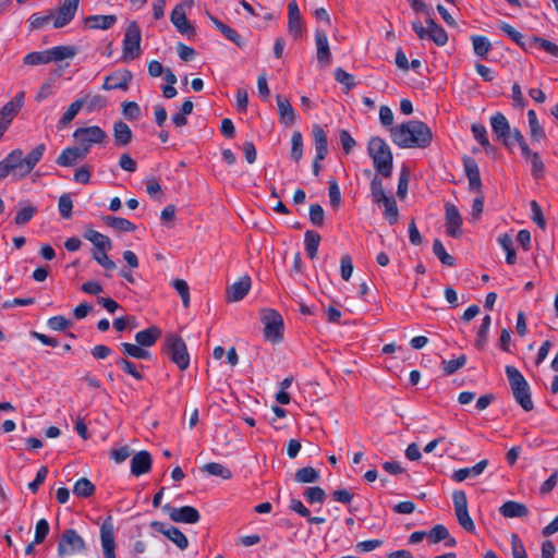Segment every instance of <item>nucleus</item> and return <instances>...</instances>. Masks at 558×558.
Listing matches in <instances>:
<instances>
[{
    "label": "nucleus",
    "instance_id": "1",
    "mask_svg": "<svg viewBox=\"0 0 558 558\" xmlns=\"http://www.w3.org/2000/svg\"><path fill=\"white\" fill-rule=\"evenodd\" d=\"M389 132L392 143L400 148H426L433 141L430 128L420 120L391 126Z\"/></svg>",
    "mask_w": 558,
    "mask_h": 558
},
{
    "label": "nucleus",
    "instance_id": "2",
    "mask_svg": "<svg viewBox=\"0 0 558 558\" xmlns=\"http://www.w3.org/2000/svg\"><path fill=\"white\" fill-rule=\"evenodd\" d=\"M367 154L373 160L376 172L384 178H390L393 170V155L386 141L379 136L371 137Z\"/></svg>",
    "mask_w": 558,
    "mask_h": 558
},
{
    "label": "nucleus",
    "instance_id": "3",
    "mask_svg": "<svg viewBox=\"0 0 558 558\" xmlns=\"http://www.w3.org/2000/svg\"><path fill=\"white\" fill-rule=\"evenodd\" d=\"M162 353L169 356L171 362L181 371H185L190 366V354L186 344L184 340L175 333H170L166 337Z\"/></svg>",
    "mask_w": 558,
    "mask_h": 558
},
{
    "label": "nucleus",
    "instance_id": "4",
    "mask_svg": "<svg viewBox=\"0 0 558 558\" xmlns=\"http://www.w3.org/2000/svg\"><path fill=\"white\" fill-rule=\"evenodd\" d=\"M260 320L264 324V338L271 342L281 341L284 330L281 314L274 308H263L260 311Z\"/></svg>",
    "mask_w": 558,
    "mask_h": 558
},
{
    "label": "nucleus",
    "instance_id": "5",
    "mask_svg": "<svg viewBox=\"0 0 558 558\" xmlns=\"http://www.w3.org/2000/svg\"><path fill=\"white\" fill-rule=\"evenodd\" d=\"M86 548L85 541L74 530H64L58 539V557L65 558L75 554L84 551Z\"/></svg>",
    "mask_w": 558,
    "mask_h": 558
},
{
    "label": "nucleus",
    "instance_id": "6",
    "mask_svg": "<svg viewBox=\"0 0 558 558\" xmlns=\"http://www.w3.org/2000/svg\"><path fill=\"white\" fill-rule=\"evenodd\" d=\"M142 33L135 21L129 23L123 38V58L133 60L141 53Z\"/></svg>",
    "mask_w": 558,
    "mask_h": 558
},
{
    "label": "nucleus",
    "instance_id": "7",
    "mask_svg": "<svg viewBox=\"0 0 558 558\" xmlns=\"http://www.w3.org/2000/svg\"><path fill=\"white\" fill-rule=\"evenodd\" d=\"M73 137L80 148H86L87 154L93 144H101L107 138L106 132L97 125L78 128L74 131Z\"/></svg>",
    "mask_w": 558,
    "mask_h": 558
},
{
    "label": "nucleus",
    "instance_id": "8",
    "mask_svg": "<svg viewBox=\"0 0 558 558\" xmlns=\"http://www.w3.org/2000/svg\"><path fill=\"white\" fill-rule=\"evenodd\" d=\"M452 501L458 523L466 532L474 533L475 524L469 514L466 494L463 490L453 492Z\"/></svg>",
    "mask_w": 558,
    "mask_h": 558
},
{
    "label": "nucleus",
    "instance_id": "9",
    "mask_svg": "<svg viewBox=\"0 0 558 558\" xmlns=\"http://www.w3.org/2000/svg\"><path fill=\"white\" fill-rule=\"evenodd\" d=\"M162 510L168 513L171 521L177 523L195 524L201 520L198 510L192 506L177 508L166 504Z\"/></svg>",
    "mask_w": 558,
    "mask_h": 558
},
{
    "label": "nucleus",
    "instance_id": "10",
    "mask_svg": "<svg viewBox=\"0 0 558 558\" xmlns=\"http://www.w3.org/2000/svg\"><path fill=\"white\" fill-rule=\"evenodd\" d=\"M490 126L496 140L500 141L505 147L511 150V128L506 116L501 112L494 113L490 117Z\"/></svg>",
    "mask_w": 558,
    "mask_h": 558
},
{
    "label": "nucleus",
    "instance_id": "11",
    "mask_svg": "<svg viewBox=\"0 0 558 558\" xmlns=\"http://www.w3.org/2000/svg\"><path fill=\"white\" fill-rule=\"evenodd\" d=\"M445 227L447 235L454 239L462 235V217L458 207L450 203L445 205Z\"/></svg>",
    "mask_w": 558,
    "mask_h": 558
},
{
    "label": "nucleus",
    "instance_id": "12",
    "mask_svg": "<svg viewBox=\"0 0 558 558\" xmlns=\"http://www.w3.org/2000/svg\"><path fill=\"white\" fill-rule=\"evenodd\" d=\"M100 541L105 558H117L114 527L112 518L108 517L100 526Z\"/></svg>",
    "mask_w": 558,
    "mask_h": 558
},
{
    "label": "nucleus",
    "instance_id": "13",
    "mask_svg": "<svg viewBox=\"0 0 558 558\" xmlns=\"http://www.w3.org/2000/svg\"><path fill=\"white\" fill-rule=\"evenodd\" d=\"M150 527L161 534H163L168 539L174 543L181 550H184L189 546L187 537L181 532L177 526L169 525L167 526L165 523L159 521H153L150 523Z\"/></svg>",
    "mask_w": 558,
    "mask_h": 558
},
{
    "label": "nucleus",
    "instance_id": "14",
    "mask_svg": "<svg viewBox=\"0 0 558 558\" xmlns=\"http://www.w3.org/2000/svg\"><path fill=\"white\" fill-rule=\"evenodd\" d=\"M170 21L180 34L186 35L187 37L195 35V27L187 20L182 3L174 7L170 14Z\"/></svg>",
    "mask_w": 558,
    "mask_h": 558
},
{
    "label": "nucleus",
    "instance_id": "15",
    "mask_svg": "<svg viewBox=\"0 0 558 558\" xmlns=\"http://www.w3.org/2000/svg\"><path fill=\"white\" fill-rule=\"evenodd\" d=\"M80 0H64L63 4L54 11L53 27L61 28L68 25L75 16Z\"/></svg>",
    "mask_w": 558,
    "mask_h": 558
},
{
    "label": "nucleus",
    "instance_id": "16",
    "mask_svg": "<svg viewBox=\"0 0 558 558\" xmlns=\"http://www.w3.org/2000/svg\"><path fill=\"white\" fill-rule=\"evenodd\" d=\"M462 161L464 173L469 181V190L480 193L482 190V179L476 160L470 156H464Z\"/></svg>",
    "mask_w": 558,
    "mask_h": 558
},
{
    "label": "nucleus",
    "instance_id": "17",
    "mask_svg": "<svg viewBox=\"0 0 558 558\" xmlns=\"http://www.w3.org/2000/svg\"><path fill=\"white\" fill-rule=\"evenodd\" d=\"M132 73L129 70H123L120 72H113L106 76L105 82L102 84V88L106 90L112 89H122L126 90L129 87V83L132 81Z\"/></svg>",
    "mask_w": 558,
    "mask_h": 558
},
{
    "label": "nucleus",
    "instance_id": "18",
    "mask_svg": "<svg viewBox=\"0 0 558 558\" xmlns=\"http://www.w3.org/2000/svg\"><path fill=\"white\" fill-rule=\"evenodd\" d=\"M316 57L322 65H328L331 62V52L329 48L327 33L324 29L315 31Z\"/></svg>",
    "mask_w": 558,
    "mask_h": 558
},
{
    "label": "nucleus",
    "instance_id": "19",
    "mask_svg": "<svg viewBox=\"0 0 558 558\" xmlns=\"http://www.w3.org/2000/svg\"><path fill=\"white\" fill-rule=\"evenodd\" d=\"M86 156V148H80L78 146L66 147L58 156L56 163L60 167H72L76 165L78 160L84 159Z\"/></svg>",
    "mask_w": 558,
    "mask_h": 558
},
{
    "label": "nucleus",
    "instance_id": "20",
    "mask_svg": "<svg viewBox=\"0 0 558 558\" xmlns=\"http://www.w3.org/2000/svg\"><path fill=\"white\" fill-rule=\"evenodd\" d=\"M427 541L429 544H438L444 542L446 547H456L457 539L452 537L449 530L444 524H436L427 532Z\"/></svg>",
    "mask_w": 558,
    "mask_h": 558
},
{
    "label": "nucleus",
    "instance_id": "21",
    "mask_svg": "<svg viewBox=\"0 0 558 558\" xmlns=\"http://www.w3.org/2000/svg\"><path fill=\"white\" fill-rule=\"evenodd\" d=\"M251 283L252 281L248 276L241 277L227 289V300L229 302H238L243 300L251 289Z\"/></svg>",
    "mask_w": 558,
    "mask_h": 558
},
{
    "label": "nucleus",
    "instance_id": "22",
    "mask_svg": "<svg viewBox=\"0 0 558 558\" xmlns=\"http://www.w3.org/2000/svg\"><path fill=\"white\" fill-rule=\"evenodd\" d=\"M277 107L279 113V121L286 126H291L295 123L296 114L294 108L291 106L289 99L284 96L277 95Z\"/></svg>",
    "mask_w": 558,
    "mask_h": 558
},
{
    "label": "nucleus",
    "instance_id": "23",
    "mask_svg": "<svg viewBox=\"0 0 558 558\" xmlns=\"http://www.w3.org/2000/svg\"><path fill=\"white\" fill-rule=\"evenodd\" d=\"M151 456L148 451H138L131 460V473L135 476L148 473L151 469Z\"/></svg>",
    "mask_w": 558,
    "mask_h": 558
},
{
    "label": "nucleus",
    "instance_id": "24",
    "mask_svg": "<svg viewBox=\"0 0 558 558\" xmlns=\"http://www.w3.org/2000/svg\"><path fill=\"white\" fill-rule=\"evenodd\" d=\"M25 93H17L10 101L3 105L0 109V118L7 120V122L13 121L15 116L20 112L24 105Z\"/></svg>",
    "mask_w": 558,
    "mask_h": 558
},
{
    "label": "nucleus",
    "instance_id": "25",
    "mask_svg": "<svg viewBox=\"0 0 558 558\" xmlns=\"http://www.w3.org/2000/svg\"><path fill=\"white\" fill-rule=\"evenodd\" d=\"M288 28L294 38L302 36L301 13L295 0H291L288 4Z\"/></svg>",
    "mask_w": 558,
    "mask_h": 558
},
{
    "label": "nucleus",
    "instance_id": "26",
    "mask_svg": "<svg viewBox=\"0 0 558 558\" xmlns=\"http://www.w3.org/2000/svg\"><path fill=\"white\" fill-rule=\"evenodd\" d=\"M161 336L162 330L158 326L153 325L146 329L136 332L135 342L143 348H150L155 345V343L159 340Z\"/></svg>",
    "mask_w": 558,
    "mask_h": 558
},
{
    "label": "nucleus",
    "instance_id": "27",
    "mask_svg": "<svg viewBox=\"0 0 558 558\" xmlns=\"http://www.w3.org/2000/svg\"><path fill=\"white\" fill-rule=\"evenodd\" d=\"M500 29L513 41L521 49L527 51L533 47V40L531 38H525V36L517 31L514 27H512L507 22H501L499 24Z\"/></svg>",
    "mask_w": 558,
    "mask_h": 558
},
{
    "label": "nucleus",
    "instance_id": "28",
    "mask_svg": "<svg viewBox=\"0 0 558 558\" xmlns=\"http://www.w3.org/2000/svg\"><path fill=\"white\" fill-rule=\"evenodd\" d=\"M312 135L317 159H325L328 155V140L327 134L319 124H314L312 128Z\"/></svg>",
    "mask_w": 558,
    "mask_h": 558
},
{
    "label": "nucleus",
    "instance_id": "29",
    "mask_svg": "<svg viewBox=\"0 0 558 558\" xmlns=\"http://www.w3.org/2000/svg\"><path fill=\"white\" fill-rule=\"evenodd\" d=\"M113 138L117 147H125L132 142L133 132L125 122L116 121L113 123Z\"/></svg>",
    "mask_w": 558,
    "mask_h": 558
},
{
    "label": "nucleus",
    "instance_id": "30",
    "mask_svg": "<svg viewBox=\"0 0 558 558\" xmlns=\"http://www.w3.org/2000/svg\"><path fill=\"white\" fill-rule=\"evenodd\" d=\"M488 465V460L484 459L477 462L472 468L458 469L453 472L451 478L457 482H463L468 477H476L481 475Z\"/></svg>",
    "mask_w": 558,
    "mask_h": 558
},
{
    "label": "nucleus",
    "instance_id": "31",
    "mask_svg": "<svg viewBox=\"0 0 558 558\" xmlns=\"http://www.w3.org/2000/svg\"><path fill=\"white\" fill-rule=\"evenodd\" d=\"M529 508L521 502L508 500L499 508V513L505 518H523L529 514Z\"/></svg>",
    "mask_w": 558,
    "mask_h": 558
},
{
    "label": "nucleus",
    "instance_id": "32",
    "mask_svg": "<svg viewBox=\"0 0 558 558\" xmlns=\"http://www.w3.org/2000/svg\"><path fill=\"white\" fill-rule=\"evenodd\" d=\"M117 22V16L113 14L110 15H89L85 17L84 23L85 26L90 29H109Z\"/></svg>",
    "mask_w": 558,
    "mask_h": 558
},
{
    "label": "nucleus",
    "instance_id": "33",
    "mask_svg": "<svg viewBox=\"0 0 558 558\" xmlns=\"http://www.w3.org/2000/svg\"><path fill=\"white\" fill-rule=\"evenodd\" d=\"M426 25L429 27V38L437 46L442 47L448 43V34L442 26L436 23V21L429 15L425 19Z\"/></svg>",
    "mask_w": 558,
    "mask_h": 558
},
{
    "label": "nucleus",
    "instance_id": "34",
    "mask_svg": "<svg viewBox=\"0 0 558 558\" xmlns=\"http://www.w3.org/2000/svg\"><path fill=\"white\" fill-rule=\"evenodd\" d=\"M46 151L45 144H38L34 147L27 156L24 157V171L23 174H29L35 166L40 161Z\"/></svg>",
    "mask_w": 558,
    "mask_h": 558
},
{
    "label": "nucleus",
    "instance_id": "35",
    "mask_svg": "<svg viewBox=\"0 0 558 558\" xmlns=\"http://www.w3.org/2000/svg\"><path fill=\"white\" fill-rule=\"evenodd\" d=\"M102 221L107 227L118 231L134 232L136 230V226L133 222L122 217L105 216L102 217Z\"/></svg>",
    "mask_w": 558,
    "mask_h": 558
},
{
    "label": "nucleus",
    "instance_id": "36",
    "mask_svg": "<svg viewBox=\"0 0 558 558\" xmlns=\"http://www.w3.org/2000/svg\"><path fill=\"white\" fill-rule=\"evenodd\" d=\"M84 238L95 245V251H109L112 246L111 240L107 235H104L94 229L87 230L84 233Z\"/></svg>",
    "mask_w": 558,
    "mask_h": 558
},
{
    "label": "nucleus",
    "instance_id": "37",
    "mask_svg": "<svg viewBox=\"0 0 558 558\" xmlns=\"http://www.w3.org/2000/svg\"><path fill=\"white\" fill-rule=\"evenodd\" d=\"M83 106H84L83 99L78 98V99L74 100L68 107L66 111L62 114V117L59 119V121L57 123L58 130H63L64 128H66L74 120V118L76 117V114L78 113V111L82 109Z\"/></svg>",
    "mask_w": 558,
    "mask_h": 558
},
{
    "label": "nucleus",
    "instance_id": "38",
    "mask_svg": "<svg viewBox=\"0 0 558 558\" xmlns=\"http://www.w3.org/2000/svg\"><path fill=\"white\" fill-rule=\"evenodd\" d=\"M471 131L473 137L478 142V144L485 149L487 154L495 151L494 146H492V144L489 143L487 131L484 124L473 123L471 125Z\"/></svg>",
    "mask_w": 558,
    "mask_h": 558
},
{
    "label": "nucleus",
    "instance_id": "39",
    "mask_svg": "<svg viewBox=\"0 0 558 558\" xmlns=\"http://www.w3.org/2000/svg\"><path fill=\"white\" fill-rule=\"evenodd\" d=\"M320 240H322V236L316 231L307 230L305 232V234H304L305 251L311 259H314L317 256Z\"/></svg>",
    "mask_w": 558,
    "mask_h": 558
},
{
    "label": "nucleus",
    "instance_id": "40",
    "mask_svg": "<svg viewBox=\"0 0 558 558\" xmlns=\"http://www.w3.org/2000/svg\"><path fill=\"white\" fill-rule=\"evenodd\" d=\"M471 41L473 45L474 53L477 57L485 59L489 51L492 50V44L489 39L483 35H472Z\"/></svg>",
    "mask_w": 558,
    "mask_h": 558
},
{
    "label": "nucleus",
    "instance_id": "41",
    "mask_svg": "<svg viewBox=\"0 0 558 558\" xmlns=\"http://www.w3.org/2000/svg\"><path fill=\"white\" fill-rule=\"evenodd\" d=\"M49 62L62 61L64 59L73 58L76 54V48L73 46H56L47 49Z\"/></svg>",
    "mask_w": 558,
    "mask_h": 558
},
{
    "label": "nucleus",
    "instance_id": "42",
    "mask_svg": "<svg viewBox=\"0 0 558 558\" xmlns=\"http://www.w3.org/2000/svg\"><path fill=\"white\" fill-rule=\"evenodd\" d=\"M506 375L508 377L512 392L517 390L519 391V389H522V387L529 385L521 372L514 366H506Z\"/></svg>",
    "mask_w": 558,
    "mask_h": 558
},
{
    "label": "nucleus",
    "instance_id": "43",
    "mask_svg": "<svg viewBox=\"0 0 558 558\" xmlns=\"http://www.w3.org/2000/svg\"><path fill=\"white\" fill-rule=\"evenodd\" d=\"M527 120L532 141L539 142L541 140L545 138V131L539 124L536 112L534 110L531 109L527 111Z\"/></svg>",
    "mask_w": 558,
    "mask_h": 558
},
{
    "label": "nucleus",
    "instance_id": "44",
    "mask_svg": "<svg viewBox=\"0 0 558 558\" xmlns=\"http://www.w3.org/2000/svg\"><path fill=\"white\" fill-rule=\"evenodd\" d=\"M380 204H383L385 207L384 217L389 222V225L392 226L397 223L399 219V210L396 199L392 196H387L380 201Z\"/></svg>",
    "mask_w": 558,
    "mask_h": 558
},
{
    "label": "nucleus",
    "instance_id": "45",
    "mask_svg": "<svg viewBox=\"0 0 558 558\" xmlns=\"http://www.w3.org/2000/svg\"><path fill=\"white\" fill-rule=\"evenodd\" d=\"M95 485L86 477L78 478L74 486L73 493L80 498H88L95 494Z\"/></svg>",
    "mask_w": 558,
    "mask_h": 558
},
{
    "label": "nucleus",
    "instance_id": "46",
    "mask_svg": "<svg viewBox=\"0 0 558 558\" xmlns=\"http://www.w3.org/2000/svg\"><path fill=\"white\" fill-rule=\"evenodd\" d=\"M5 160L9 165L12 166V170L15 172L16 175L23 178L27 174H23L24 171V156L22 149H14L12 150L7 157Z\"/></svg>",
    "mask_w": 558,
    "mask_h": 558
},
{
    "label": "nucleus",
    "instance_id": "47",
    "mask_svg": "<svg viewBox=\"0 0 558 558\" xmlns=\"http://www.w3.org/2000/svg\"><path fill=\"white\" fill-rule=\"evenodd\" d=\"M319 472L313 466L301 468L294 474V480L298 483H316L319 481Z\"/></svg>",
    "mask_w": 558,
    "mask_h": 558
},
{
    "label": "nucleus",
    "instance_id": "48",
    "mask_svg": "<svg viewBox=\"0 0 558 558\" xmlns=\"http://www.w3.org/2000/svg\"><path fill=\"white\" fill-rule=\"evenodd\" d=\"M202 471L208 473L209 475L219 476L223 480H229L232 477V472L229 468L225 466L221 463L209 462L202 468Z\"/></svg>",
    "mask_w": 558,
    "mask_h": 558
},
{
    "label": "nucleus",
    "instance_id": "49",
    "mask_svg": "<svg viewBox=\"0 0 558 558\" xmlns=\"http://www.w3.org/2000/svg\"><path fill=\"white\" fill-rule=\"evenodd\" d=\"M433 252L438 257L442 265L449 267L454 266V257L447 253L442 242L439 239L434 240Z\"/></svg>",
    "mask_w": 558,
    "mask_h": 558
},
{
    "label": "nucleus",
    "instance_id": "50",
    "mask_svg": "<svg viewBox=\"0 0 558 558\" xmlns=\"http://www.w3.org/2000/svg\"><path fill=\"white\" fill-rule=\"evenodd\" d=\"M371 195L373 198V203L375 204H380V201L387 197L384 190L381 175L378 174L377 172L371 181Z\"/></svg>",
    "mask_w": 558,
    "mask_h": 558
},
{
    "label": "nucleus",
    "instance_id": "51",
    "mask_svg": "<svg viewBox=\"0 0 558 558\" xmlns=\"http://www.w3.org/2000/svg\"><path fill=\"white\" fill-rule=\"evenodd\" d=\"M515 401L522 407V409L526 412L532 411L534 405L531 398L530 386L522 387L519 391L512 392Z\"/></svg>",
    "mask_w": 558,
    "mask_h": 558
},
{
    "label": "nucleus",
    "instance_id": "52",
    "mask_svg": "<svg viewBox=\"0 0 558 558\" xmlns=\"http://www.w3.org/2000/svg\"><path fill=\"white\" fill-rule=\"evenodd\" d=\"M303 157V136L300 131H294L291 136V158L299 162Z\"/></svg>",
    "mask_w": 558,
    "mask_h": 558
},
{
    "label": "nucleus",
    "instance_id": "53",
    "mask_svg": "<svg viewBox=\"0 0 558 558\" xmlns=\"http://www.w3.org/2000/svg\"><path fill=\"white\" fill-rule=\"evenodd\" d=\"M84 100V106H86V109L88 112H92L94 110H100L106 107L107 99L106 97L97 94V95H87L86 97L82 98Z\"/></svg>",
    "mask_w": 558,
    "mask_h": 558
},
{
    "label": "nucleus",
    "instance_id": "54",
    "mask_svg": "<svg viewBox=\"0 0 558 558\" xmlns=\"http://www.w3.org/2000/svg\"><path fill=\"white\" fill-rule=\"evenodd\" d=\"M54 20V11H49L48 14L34 13L29 17V25L33 29H40Z\"/></svg>",
    "mask_w": 558,
    "mask_h": 558
},
{
    "label": "nucleus",
    "instance_id": "55",
    "mask_svg": "<svg viewBox=\"0 0 558 558\" xmlns=\"http://www.w3.org/2000/svg\"><path fill=\"white\" fill-rule=\"evenodd\" d=\"M23 62L27 65L47 64L49 63L48 51L44 50L29 52L24 57Z\"/></svg>",
    "mask_w": 558,
    "mask_h": 558
},
{
    "label": "nucleus",
    "instance_id": "56",
    "mask_svg": "<svg viewBox=\"0 0 558 558\" xmlns=\"http://www.w3.org/2000/svg\"><path fill=\"white\" fill-rule=\"evenodd\" d=\"M303 495L310 504H323L326 499V493L319 486L307 487Z\"/></svg>",
    "mask_w": 558,
    "mask_h": 558
},
{
    "label": "nucleus",
    "instance_id": "57",
    "mask_svg": "<svg viewBox=\"0 0 558 558\" xmlns=\"http://www.w3.org/2000/svg\"><path fill=\"white\" fill-rule=\"evenodd\" d=\"M465 363H466V356L464 354H461L459 357H457L454 360H449V361L444 360L441 364H442L444 373L446 375H452L458 369L463 367L465 365Z\"/></svg>",
    "mask_w": 558,
    "mask_h": 558
},
{
    "label": "nucleus",
    "instance_id": "58",
    "mask_svg": "<svg viewBox=\"0 0 558 558\" xmlns=\"http://www.w3.org/2000/svg\"><path fill=\"white\" fill-rule=\"evenodd\" d=\"M58 208L62 218L70 219L72 217L73 202L69 194H62L59 197Z\"/></svg>",
    "mask_w": 558,
    "mask_h": 558
},
{
    "label": "nucleus",
    "instance_id": "59",
    "mask_svg": "<svg viewBox=\"0 0 558 558\" xmlns=\"http://www.w3.org/2000/svg\"><path fill=\"white\" fill-rule=\"evenodd\" d=\"M116 364L119 367H121L126 374L131 375L135 379H137V380L143 379V374L137 371V367L133 362H131L124 357H118L116 360Z\"/></svg>",
    "mask_w": 558,
    "mask_h": 558
},
{
    "label": "nucleus",
    "instance_id": "60",
    "mask_svg": "<svg viewBox=\"0 0 558 558\" xmlns=\"http://www.w3.org/2000/svg\"><path fill=\"white\" fill-rule=\"evenodd\" d=\"M532 40L533 46H537L547 53L554 57H558V45H556L555 43L538 36H533Z\"/></svg>",
    "mask_w": 558,
    "mask_h": 558
},
{
    "label": "nucleus",
    "instance_id": "61",
    "mask_svg": "<svg viewBox=\"0 0 558 558\" xmlns=\"http://www.w3.org/2000/svg\"><path fill=\"white\" fill-rule=\"evenodd\" d=\"M335 80L338 83L342 84L345 87L347 92H349L355 86L354 76L341 68H337L335 70Z\"/></svg>",
    "mask_w": 558,
    "mask_h": 558
},
{
    "label": "nucleus",
    "instance_id": "62",
    "mask_svg": "<svg viewBox=\"0 0 558 558\" xmlns=\"http://www.w3.org/2000/svg\"><path fill=\"white\" fill-rule=\"evenodd\" d=\"M531 161V173L535 180H541L544 178L545 174V165L539 156L538 153H534L532 155Z\"/></svg>",
    "mask_w": 558,
    "mask_h": 558
},
{
    "label": "nucleus",
    "instance_id": "63",
    "mask_svg": "<svg viewBox=\"0 0 558 558\" xmlns=\"http://www.w3.org/2000/svg\"><path fill=\"white\" fill-rule=\"evenodd\" d=\"M172 287L180 294L184 307H189V305H190V288H189L187 282L183 279H175L172 282Z\"/></svg>",
    "mask_w": 558,
    "mask_h": 558
},
{
    "label": "nucleus",
    "instance_id": "64",
    "mask_svg": "<svg viewBox=\"0 0 558 558\" xmlns=\"http://www.w3.org/2000/svg\"><path fill=\"white\" fill-rule=\"evenodd\" d=\"M511 553L513 558H527L525 547L517 534L511 535Z\"/></svg>",
    "mask_w": 558,
    "mask_h": 558
}]
</instances>
